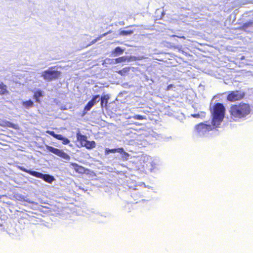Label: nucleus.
Segmentation results:
<instances>
[{
	"label": "nucleus",
	"mask_w": 253,
	"mask_h": 253,
	"mask_svg": "<svg viewBox=\"0 0 253 253\" xmlns=\"http://www.w3.org/2000/svg\"><path fill=\"white\" fill-rule=\"evenodd\" d=\"M128 59V56H124L117 58L115 59V63H120L123 62H126Z\"/></svg>",
	"instance_id": "nucleus-21"
},
{
	"label": "nucleus",
	"mask_w": 253,
	"mask_h": 253,
	"mask_svg": "<svg viewBox=\"0 0 253 253\" xmlns=\"http://www.w3.org/2000/svg\"><path fill=\"white\" fill-rule=\"evenodd\" d=\"M22 104L27 109H29L34 106V103L31 99L23 101Z\"/></svg>",
	"instance_id": "nucleus-18"
},
{
	"label": "nucleus",
	"mask_w": 253,
	"mask_h": 253,
	"mask_svg": "<svg viewBox=\"0 0 253 253\" xmlns=\"http://www.w3.org/2000/svg\"><path fill=\"white\" fill-rule=\"evenodd\" d=\"M251 112L250 106L248 104L240 103L238 105H233L231 107L230 112L231 117L235 119L246 117Z\"/></svg>",
	"instance_id": "nucleus-2"
},
{
	"label": "nucleus",
	"mask_w": 253,
	"mask_h": 253,
	"mask_svg": "<svg viewBox=\"0 0 253 253\" xmlns=\"http://www.w3.org/2000/svg\"><path fill=\"white\" fill-rule=\"evenodd\" d=\"M100 100V96L99 95H93L91 99L88 102L87 104L85 106L84 110V114L89 111L97 103L99 102Z\"/></svg>",
	"instance_id": "nucleus-12"
},
{
	"label": "nucleus",
	"mask_w": 253,
	"mask_h": 253,
	"mask_svg": "<svg viewBox=\"0 0 253 253\" xmlns=\"http://www.w3.org/2000/svg\"><path fill=\"white\" fill-rule=\"evenodd\" d=\"M119 153L122 155L123 158L127 159L129 155L128 153L126 152L123 148L120 147L118 148H106L105 150V154L106 155H109L110 153Z\"/></svg>",
	"instance_id": "nucleus-7"
},
{
	"label": "nucleus",
	"mask_w": 253,
	"mask_h": 253,
	"mask_svg": "<svg viewBox=\"0 0 253 253\" xmlns=\"http://www.w3.org/2000/svg\"><path fill=\"white\" fill-rule=\"evenodd\" d=\"M210 109L211 116V125L208 122L201 123L195 127V134L198 136H204L212 128L217 127L222 122L225 113V108L221 103H216L212 105V100Z\"/></svg>",
	"instance_id": "nucleus-1"
},
{
	"label": "nucleus",
	"mask_w": 253,
	"mask_h": 253,
	"mask_svg": "<svg viewBox=\"0 0 253 253\" xmlns=\"http://www.w3.org/2000/svg\"><path fill=\"white\" fill-rule=\"evenodd\" d=\"M164 14H165V13L163 12H162V15H164Z\"/></svg>",
	"instance_id": "nucleus-40"
},
{
	"label": "nucleus",
	"mask_w": 253,
	"mask_h": 253,
	"mask_svg": "<svg viewBox=\"0 0 253 253\" xmlns=\"http://www.w3.org/2000/svg\"><path fill=\"white\" fill-rule=\"evenodd\" d=\"M5 125L7 127H11L14 129H17L18 127V126L17 125H15L10 122L6 121L5 122Z\"/></svg>",
	"instance_id": "nucleus-28"
},
{
	"label": "nucleus",
	"mask_w": 253,
	"mask_h": 253,
	"mask_svg": "<svg viewBox=\"0 0 253 253\" xmlns=\"http://www.w3.org/2000/svg\"><path fill=\"white\" fill-rule=\"evenodd\" d=\"M245 92L241 90L231 91L227 96V99L229 101H235L243 99L245 97Z\"/></svg>",
	"instance_id": "nucleus-6"
},
{
	"label": "nucleus",
	"mask_w": 253,
	"mask_h": 253,
	"mask_svg": "<svg viewBox=\"0 0 253 253\" xmlns=\"http://www.w3.org/2000/svg\"><path fill=\"white\" fill-rule=\"evenodd\" d=\"M125 48H122L120 46L116 47L111 52V54L113 57H117L123 54L125 51Z\"/></svg>",
	"instance_id": "nucleus-14"
},
{
	"label": "nucleus",
	"mask_w": 253,
	"mask_h": 253,
	"mask_svg": "<svg viewBox=\"0 0 253 253\" xmlns=\"http://www.w3.org/2000/svg\"><path fill=\"white\" fill-rule=\"evenodd\" d=\"M34 176L41 178L43 180H44L45 181L51 183L54 180V178L53 176L51 175H34Z\"/></svg>",
	"instance_id": "nucleus-15"
},
{
	"label": "nucleus",
	"mask_w": 253,
	"mask_h": 253,
	"mask_svg": "<svg viewBox=\"0 0 253 253\" xmlns=\"http://www.w3.org/2000/svg\"><path fill=\"white\" fill-rule=\"evenodd\" d=\"M7 86L3 83L0 81V95H3L8 94Z\"/></svg>",
	"instance_id": "nucleus-17"
},
{
	"label": "nucleus",
	"mask_w": 253,
	"mask_h": 253,
	"mask_svg": "<svg viewBox=\"0 0 253 253\" xmlns=\"http://www.w3.org/2000/svg\"><path fill=\"white\" fill-rule=\"evenodd\" d=\"M100 100V96L99 95H93L91 99L88 102L87 104L85 106L84 110V114L89 111L97 103L99 102Z\"/></svg>",
	"instance_id": "nucleus-11"
},
{
	"label": "nucleus",
	"mask_w": 253,
	"mask_h": 253,
	"mask_svg": "<svg viewBox=\"0 0 253 253\" xmlns=\"http://www.w3.org/2000/svg\"><path fill=\"white\" fill-rule=\"evenodd\" d=\"M22 170H23L24 171H26V172H27V170H26V169H25V168H23V169H22Z\"/></svg>",
	"instance_id": "nucleus-36"
},
{
	"label": "nucleus",
	"mask_w": 253,
	"mask_h": 253,
	"mask_svg": "<svg viewBox=\"0 0 253 253\" xmlns=\"http://www.w3.org/2000/svg\"><path fill=\"white\" fill-rule=\"evenodd\" d=\"M110 96L108 94H104L100 97V105L102 108L106 107Z\"/></svg>",
	"instance_id": "nucleus-16"
},
{
	"label": "nucleus",
	"mask_w": 253,
	"mask_h": 253,
	"mask_svg": "<svg viewBox=\"0 0 253 253\" xmlns=\"http://www.w3.org/2000/svg\"><path fill=\"white\" fill-rule=\"evenodd\" d=\"M133 31L131 30H119V35L123 36H127L132 35Z\"/></svg>",
	"instance_id": "nucleus-19"
},
{
	"label": "nucleus",
	"mask_w": 253,
	"mask_h": 253,
	"mask_svg": "<svg viewBox=\"0 0 253 253\" xmlns=\"http://www.w3.org/2000/svg\"><path fill=\"white\" fill-rule=\"evenodd\" d=\"M60 136H61V137H60V138H58V140L62 141V143L63 144L66 145V144H68L70 143V141L68 138L64 136L63 135H62L61 134L60 135Z\"/></svg>",
	"instance_id": "nucleus-23"
},
{
	"label": "nucleus",
	"mask_w": 253,
	"mask_h": 253,
	"mask_svg": "<svg viewBox=\"0 0 253 253\" xmlns=\"http://www.w3.org/2000/svg\"><path fill=\"white\" fill-rule=\"evenodd\" d=\"M150 81H151V83H149L150 84H151L154 83V81L152 79H151Z\"/></svg>",
	"instance_id": "nucleus-35"
},
{
	"label": "nucleus",
	"mask_w": 253,
	"mask_h": 253,
	"mask_svg": "<svg viewBox=\"0 0 253 253\" xmlns=\"http://www.w3.org/2000/svg\"><path fill=\"white\" fill-rule=\"evenodd\" d=\"M141 185H144V182H142V183H141Z\"/></svg>",
	"instance_id": "nucleus-39"
},
{
	"label": "nucleus",
	"mask_w": 253,
	"mask_h": 253,
	"mask_svg": "<svg viewBox=\"0 0 253 253\" xmlns=\"http://www.w3.org/2000/svg\"><path fill=\"white\" fill-rule=\"evenodd\" d=\"M108 33H109V32H107V33H105V34H103L101 35V36H100L99 37H97L96 39H94V40H92V41L90 42V43H89L88 45H86V46H90V45H92V44H94L96 42H97V41H98L100 40H101V39L102 37H104V36H106Z\"/></svg>",
	"instance_id": "nucleus-22"
},
{
	"label": "nucleus",
	"mask_w": 253,
	"mask_h": 253,
	"mask_svg": "<svg viewBox=\"0 0 253 253\" xmlns=\"http://www.w3.org/2000/svg\"><path fill=\"white\" fill-rule=\"evenodd\" d=\"M76 170L77 172H79V174H85L84 172L82 171V170H84L83 168L82 167H80L78 169H76ZM86 174L89 173H87Z\"/></svg>",
	"instance_id": "nucleus-30"
},
{
	"label": "nucleus",
	"mask_w": 253,
	"mask_h": 253,
	"mask_svg": "<svg viewBox=\"0 0 253 253\" xmlns=\"http://www.w3.org/2000/svg\"><path fill=\"white\" fill-rule=\"evenodd\" d=\"M46 133L48 134L49 135L52 136V137H54L56 139L58 140V138H60V134H56L54 131L52 130H47L46 131Z\"/></svg>",
	"instance_id": "nucleus-24"
},
{
	"label": "nucleus",
	"mask_w": 253,
	"mask_h": 253,
	"mask_svg": "<svg viewBox=\"0 0 253 253\" xmlns=\"http://www.w3.org/2000/svg\"><path fill=\"white\" fill-rule=\"evenodd\" d=\"M127 185L130 188H133L136 186V182L132 180H127L126 181Z\"/></svg>",
	"instance_id": "nucleus-26"
},
{
	"label": "nucleus",
	"mask_w": 253,
	"mask_h": 253,
	"mask_svg": "<svg viewBox=\"0 0 253 253\" xmlns=\"http://www.w3.org/2000/svg\"><path fill=\"white\" fill-rule=\"evenodd\" d=\"M139 60L138 58L134 56H128L127 62H130L133 61H136Z\"/></svg>",
	"instance_id": "nucleus-29"
},
{
	"label": "nucleus",
	"mask_w": 253,
	"mask_h": 253,
	"mask_svg": "<svg viewBox=\"0 0 253 253\" xmlns=\"http://www.w3.org/2000/svg\"><path fill=\"white\" fill-rule=\"evenodd\" d=\"M77 140L79 141L82 146L85 147L87 149H91L95 147L96 143L94 141H89L86 136L80 133L77 134Z\"/></svg>",
	"instance_id": "nucleus-4"
},
{
	"label": "nucleus",
	"mask_w": 253,
	"mask_h": 253,
	"mask_svg": "<svg viewBox=\"0 0 253 253\" xmlns=\"http://www.w3.org/2000/svg\"><path fill=\"white\" fill-rule=\"evenodd\" d=\"M33 98L35 100V101L37 103L41 102L40 98L44 96V92L40 88L35 89L34 91Z\"/></svg>",
	"instance_id": "nucleus-13"
},
{
	"label": "nucleus",
	"mask_w": 253,
	"mask_h": 253,
	"mask_svg": "<svg viewBox=\"0 0 253 253\" xmlns=\"http://www.w3.org/2000/svg\"><path fill=\"white\" fill-rule=\"evenodd\" d=\"M144 162H148L150 165L148 166V164H147V168L150 170V172H152V169H155L156 166L158 165L159 160L156 158L153 159L149 156H145L143 159V163Z\"/></svg>",
	"instance_id": "nucleus-8"
},
{
	"label": "nucleus",
	"mask_w": 253,
	"mask_h": 253,
	"mask_svg": "<svg viewBox=\"0 0 253 253\" xmlns=\"http://www.w3.org/2000/svg\"><path fill=\"white\" fill-rule=\"evenodd\" d=\"M100 100V96L99 95H93L91 99L88 102L87 104L85 106L84 110V114L89 111L97 103L99 102Z\"/></svg>",
	"instance_id": "nucleus-10"
},
{
	"label": "nucleus",
	"mask_w": 253,
	"mask_h": 253,
	"mask_svg": "<svg viewBox=\"0 0 253 253\" xmlns=\"http://www.w3.org/2000/svg\"><path fill=\"white\" fill-rule=\"evenodd\" d=\"M191 116L195 118H202L205 116V113L204 112H201L200 113L192 114Z\"/></svg>",
	"instance_id": "nucleus-27"
},
{
	"label": "nucleus",
	"mask_w": 253,
	"mask_h": 253,
	"mask_svg": "<svg viewBox=\"0 0 253 253\" xmlns=\"http://www.w3.org/2000/svg\"><path fill=\"white\" fill-rule=\"evenodd\" d=\"M61 109L62 110H67L68 108H67V107H66V105H62L61 106Z\"/></svg>",
	"instance_id": "nucleus-33"
},
{
	"label": "nucleus",
	"mask_w": 253,
	"mask_h": 253,
	"mask_svg": "<svg viewBox=\"0 0 253 253\" xmlns=\"http://www.w3.org/2000/svg\"><path fill=\"white\" fill-rule=\"evenodd\" d=\"M129 27H126L125 28V29H128Z\"/></svg>",
	"instance_id": "nucleus-38"
},
{
	"label": "nucleus",
	"mask_w": 253,
	"mask_h": 253,
	"mask_svg": "<svg viewBox=\"0 0 253 253\" xmlns=\"http://www.w3.org/2000/svg\"><path fill=\"white\" fill-rule=\"evenodd\" d=\"M133 118L135 119L139 120H141L145 119L144 116L140 115H136L134 116Z\"/></svg>",
	"instance_id": "nucleus-31"
},
{
	"label": "nucleus",
	"mask_w": 253,
	"mask_h": 253,
	"mask_svg": "<svg viewBox=\"0 0 253 253\" xmlns=\"http://www.w3.org/2000/svg\"><path fill=\"white\" fill-rule=\"evenodd\" d=\"M60 75L61 72L60 71L55 70L54 68L51 67L43 71L42 77L46 81L50 82L57 79Z\"/></svg>",
	"instance_id": "nucleus-3"
},
{
	"label": "nucleus",
	"mask_w": 253,
	"mask_h": 253,
	"mask_svg": "<svg viewBox=\"0 0 253 253\" xmlns=\"http://www.w3.org/2000/svg\"><path fill=\"white\" fill-rule=\"evenodd\" d=\"M100 100V96L99 95H93L91 99L88 102L87 104L85 106L84 110V114L89 111L97 103L99 102Z\"/></svg>",
	"instance_id": "nucleus-9"
},
{
	"label": "nucleus",
	"mask_w": 253,
	"mask_h": 253,
	"mask_svg": "<svg viewBox=\"0 0 253 253\" xmlns=\"http://www.w3.org/2000/svg\"><path fill=\"white\" fill-rule=\"evenodd\" d=\"M45 147L48 151L52 153L53 154L66 160H70V156L66 153L64 152L62 150L59 149L58 148H55L53 146H49L48 145H45Z\"/></svg>",
	"instance_id": "nucleus-5"
},
{
	"label": "nucleus",
	"mask_w": 253,
	"mask_h": 253,
	"mask_svg": "<svg viewBox=\"0 0 253 253\" xmlns=\"http://www.w3.org/2000/svg\"><path fill=\"white\" fill-rule=\"evenodd\" d=\"M30 174H42V172H38V171H31Z\"/></svg>",
	"instance_id": "nucleus-32"
},
{
	"label": "nucleus",
	"mask_w": 253,
	"mask_h": 253,
	"mask_svg": "<svg viewBox=\"0 0 253 253\" xmlns=\"http://www.w3.org/2000/svg\"><path fill=\"white\" fill-rule=\"evenodd\" d=\"M253 26V22L252 21H248L247 22L244 23L242 25V28L243 29L246 30L249 27H251Z\"/></svg>",
	"instance_id": "nucleus-25"
},
{
	"label": "nucleus",
	"mask_w": 253,
	"mask_h": 253,
	"mask_svg": "<svg viewBox=\"0 0 253 253\" xmlns=\"http://www.w3.org/2000/svg\"><path fill=\"white\" fill-rule=\"evenodd\" d=\"M146 80H149V79H148V77H147V76H146Z\"/></svg>",
	"instance_id": "nucleus-37"
},
{
	"label": "nucleus",
	"mask_w": 253,
	"mask_h": 253,
	"mask_svg": "<svg viewBox=\"0 0 253 253\" xmlns=\"http://www.w3.org/2000/svg\"><path fill=\"white\" fill-rule=\"evenodd\" d=\"M172 84H170V85H169L168 86V89H169L170 88V87L172 86Z\"/></svg>",
	"instance_id": "nucleus-34"
},
{
	"label": "nucleus",
	"mask_w": 253,
	"mask_h": 253,
	"mask_svg": "<svg viewBox=\"0 0 253 253\" xmlns=\"http://www.w3.org/2000/svg\"><path fill=\"white\" fill-rule=\"evenodd\" d=\"M251 3H253L252 0H237L236 2L238 6H242Z\"/></svg>",
	"instance_id": "nucleus-20"
}]
</instances>
